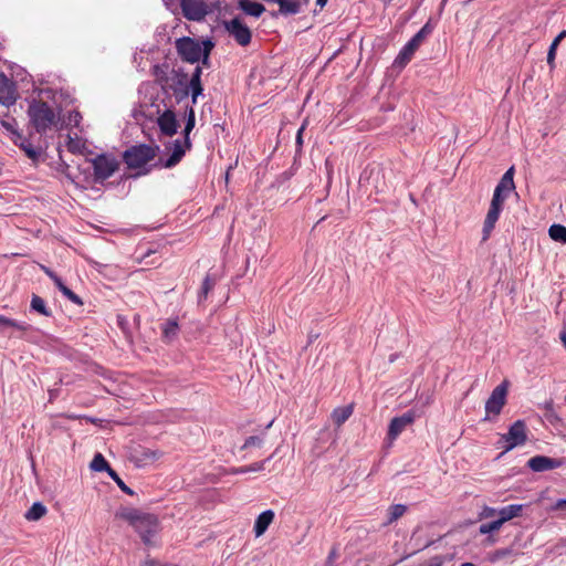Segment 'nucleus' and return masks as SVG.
<instances>
[{"label": "nucleus", "instance_id": "f257e3e1", "mask_svg": "<svg viewBox=\"0 0 566 566\" xmlns=\"http://www.w3.org/2000/svg\"><path fill=\"white\" fill-rule=\"evenodd\" d=\"M115 517L126 521L139 534L145 545H154L153 538L159 532V521L156 515L123 506L115 512Z\"/></svg>", "mask_w": 566, "mask_h": 566}, {"label": "nucleus", "instance_id": "f03ea898", "mask_svg": "<svg viewBox=\"0 0 566 566\" xmlns=\"http://www.w3.org/2000/svg\"><path fill=\"white\" fill-rule=\"evenodd\" d=\"M30 122L40 134H44L55 123V113L42 101H33L28 108Z\"/></svg>", "mask_w": 566, "mask_h": 566}, {"label": "nucleus", "instance_id": "7ed1b4c3", "mask_svg": "<svg viewBox=\"0 0 566 566\" xmlns=\"http://www.w3.org/2000/svg\"><path fill=\"white\" fill-rule=\"evenodd\" d=\"M159 146L139 144L127 148L123 153V159L128 168H142L156 157Z\"/></svg>", "mask_w": 566, "mask_h": 566}, {"label": "nucleus", "instance_id": "20e7f679", "mask_svg": "<svg viewBox=\"0 0 566 566\" xmlns=\"http://www.w3.org/2000/svg\"><path fill=\"white\" fill-rule=\"evenodd\" d=\"M433 28L427 22L400 50L394 61L398 67L406 66L412 59L415 52L419 49L423 40L432 32Z\"/></svg>", "mask_w": 566, "mask_h": 566}, {"label": "nucleus", "instance_id": "39448f33", "mask_svg": "<svg viewBox=\"0 0 566 566\" xmlns=\"http://www.w3.org/2000/svg\"><path fill=\"white\" fill-rule=\"evenodd\" d=\"M509 386V380H503L492 390L490 397L485 401V416L483 421H490L492 420V417H497L501 413L506 403Z\"/></svg>", "mask_w": 566, "mask_h": 566}, {"label": "nucleus", "instance_id": "423d86ee", "mask_svg": "<svg viewBox=\"0 0 566 566\" xmlns=\"http://www.w3.org/2000/svg\"><path fill=\"white\" fill-rule=\"evenodd\" d=\"M501 189L502 187H495L494 189L490 208L483 223V241H486L490 238L491 232L493 231L495 223L497 222L500 214L503 210L504 201L507 198L506 195H501Z\"/></svg>", "mask_w": 566, "mask_h": 566}, {"label": "nucleus", "instance_id": "0eeeda50", "mask_svg": "<svg viewBox=\"0 0 566 566\" xmlns=\"http://www.w3.org/2000/svg\"><path fill=\"white\" fill-rule=\"evenodd\" d=\"M175 46L184 62L197 63L200 61L203 51L202 42L190 36H182L176 40Z\"/></svg>", "mask_w": 566, "mask_h": 566}, {"label": "nucleus", "instance_id": "6e6552de", "mask_svg": "<svg viewBox=\"0 0 566 566\" xmlns=\"http://www.w3.org/2000/svg\"><path fill=\"white\" fill-rule=\"evenodd\" d=\"M94 169V180L103 182L108 179L119 167L118 160L109 154H101L90 160Z\"/></svg>", "mask_w": 566, "mask_h": 566}, {"label": "nucleus", "instance_id": "1a4fd4ad", "mask_svg": "<svg viewBox=\"0 0 566 566\" xmlns=\"http://www.w3.org/2000/svg\"><path fill=\"white\" fill-rule=\"evenodd\" d=\"M527 440L526 424L523 420H516L510 428L507 433L502 434L499 443L505 442L504 452L511 451L515 447L523 446Z\"/></svg>", "mask_w": 566, "mask_h": 566}, {"label": "nucleus", "instance_id": "9d476101", "mask_svg": "<svg viewBox=\"0 0 566 566\" xmlns=\"http://www.w3.org/2000/svg\"><path fill=\"white\" fill-rule=\"evenodd\" d=\"M184 17L189 21H201L209 13L205 0H180Z\"/></svg>", "mask_w": 566, "mask_h": 566}, {"label": "nucleus", "instance_id": "9b49d317", "mask_svg": "<svg viewBox=\"0 0 566 566\" xmlns=\"http://www.w3.org/2000/svg\"><path fill=\"white\" fill-rule=\"evenodd\" d=\"M417 417L415 410H408L403 415L392 418L388 427V439L390 441L396 440L408 426L413 423Z\"/></svg>", "mask_w": 566, "mask_h": 566}, {"label": "nucleus", "instance_id": "f8f14e48", "mask_svg": "<svg viewBox=\"0 0 566 566\" xmlns=\"http://www.w3.org/2000/svg\"><path fill=\"white\" fill-rule=\"evenodd\" d=\"M224 27L238 44L245 46L251 42V31L239 18L226 22Z\"/></svg>", "mask_w": 566, "mask_h": 566}, {"label": "nucleus", "instance_id": "ddd939ff", "mask_svg": "<svg viewBox=\"0 0 566 566\" xmlns=\"http://www.w3.org/2000/svg\"><path fill=\"white\" fill-rule=\"evenodd\" d=\"M171 74L172 83L168 85V88L172 91L177 102H181L189 95L188 74L185 73L181 69H172Z\"/></svg>", "mask_w": 566, "mask_h": 566}, {"label": "nucleus", "instance_id": "4468645a", "mask_svg": "<svg viewBox=\"0 0 566 566\" xmlns=\"http://www.w3.org/2000/svg\"><path fill=\"white\" fill-rule=\"evenodd\" d=\"M566 459L549 458L545 455H535L527 461V467L534 472H544L563 467Z\"/></svg>", "mask_w": 566, "mask_h": 566}, {"label": "nucleus", "instance_id": "2eb2a0df", "mask_svg": "<svg viewBox=\"0 0 566 566\" xmlns=\"http://www.w3.org/2000/svg\"><path fill=\"white\" fill-rule=\"evenodd\" d=\"M15 85L3 73H0V104L12 106L17 102Z\"/></svg>", "mask_w": 566, "mask_h": 566}, {"label": "nucleus", "instance_id": "dca6fc26", "mask_svg": "<svg viewBox=\"0 0 566 566\" xmlns=\"http://www.w3.org/2000/svg\"><path fill=\"white\" fill-rule=\"evenodd\" d=\"M157 124L160 132L166 136H174L178 129V120L176 114L171 109H166L157 118Z\"/></svg>", "mask_w": 566, "mask_h": 566}, {"label": "nucleus", "instance_id": "f3484780", "mask_svg": "<svg viewBox=\"0 0 566 566\" xmlns=\"http://www.w3.org/2000/svg\"><path fill=\"white\" fill-rule=\"evenodd\" d=\"M202 66L197 65L191 74L188 82L189 94L191 95V102L195 105L197 98L203 93V86L201 83Z\"/></svg>", "mask_w": 566, "mask_h": 566}, {"label": "nucleus", "instance_id": "a211bd4d", "mask_svg": "<svg viewBox=\"0 0 566 566\" xmlns=\"http://www.w3.org/2000/svg\"><path fill=\"white\" fill-rule=\"evenodd\" d=\"M54 283V285L56 286V289L69 300L71 301L72 303L76 304V305H83V301L81 300V297L75 294L71 289H69L62 281V279L54 272V271H50L48 274H46Z\"/></svg>", "mask_w": 566, "mask_h": 566}, {"label": "nucleus", "instance_id": "6ab92c4d", "mask_svg": "<svg viewBox=\"0 0 566 566\" xmlns=\"http://www.w3.org/2000/svg\"><path fill=\"white\" fill-rule=\"evenodd\" d=\"M151 74L155 77L156 83L160 85V87L165 91L169 85V74H171V70H169V64H155L151 67Z\"/></svg>", "mask_w": 566, "mask_h": 566}, {"label": "nucleus", "instance_id": "aec40b11", "mask_svg": "<svg viewBox=\"0 0 566 566\" xmlns=\"http://www.w3.org/2000/svg\"><path fill=\"white\" fill-rule=\"evenodd\" d=\"M190 148H186V145L184 144V140L176 139L174 142L172 153L169 156V158L163 164L165 168H171L175 167L177 164L180 163L182 157L186 154V150H189Z\"/></svg>", "mask_w": 566, "mask_h": 566}, {"label": "nucleus", "instance_id": "412c9836", "mask_svg": "<svg viewBox=\"0 0 566 566\" xmlns=\"http://www.w3.org/2000/svg\"><path fill=\"white\" fill-rule=\"evenodd\" d=\"M274 516L275 515L272 510H266L256 517L253 526V532L256 537L263 535L266 532L268 527L273 522Z\"/></svg>", "mask_w": 566, "mask_h": 566}, {"label": "nucleus", "instance_id": "4be33fe9", "mask_svg": "<svg viewBox=\"0 0 566 566\" xmlns=\"http://www.w3.org/2000/svg\"><path fill=\"white\" fill-rule=\"evenodd\" d=\"M239 8L245 14H249L254 18H259L265 11V7L262 3L251 0H240Z\"/></svg>", "mask_w": 566, "mask_h": 566}, {"label": "nucleus", "instance_id": "5701e85b", "mask_svg": "<svg viewBox=\"0 0 566 566\" xmlns=\"http://www.w3.org/2000/svg\"><path fill=\"white\" fill-rule=\"evenodd\" d=\"M522 504H511L504 507H501L497 512V520L503 525L505 522L518 516L522 512Z\"/></svg>", "mask_w": 566, "mask_h": 566}, {"label": "nucleus", "instance_id": "b1692460", "mask_svg": "<svg viewBox=\"0 0 566 566\" xmlns=\"http://www.w3.org/2000/svg\"><path fill=\"white\" fill-rule=\"evenodd\" d=\"M353 411H354V407L353 405H347V406H343V407H337L333 410L331 417H332V420L333 422L337 426V427H340L343 423H345L348 418L353 415Z\"/></svg>", "mask_w": 566, "mask_h": 566}, {"label": "nucleus", "instance_id": "393cba45", "mask_svg": "<svg viewBox=\"0 0 566 566\" xmlns=\"http://www.w3.org/2000/svg\"><path fill=\"white\" fill-rule=\"evenodd\" d=\"M513 176H514V167L512 166L504 172L501 180L496 185V187H502L501 195H506V197H507L509 193L515 189Z\"/></svg>", "mask_w": 566, "mask_h": 566}, {"label": "nucleus", "instance_id": "a878e982", "mask_svg": "<svg viewBox=\"0 0 566 566\" xmlns=\"http://www.w3.org/2000/svg\"><path fill=\"white\" fill-rule=\"evenodd\" d=\"M187 120H186V125H185V129H184V144L186 145V148H191V142H190V138H189V134L191 133V130L193 129L195 127V124H196V114H195V109L192 106H190L187 112Z\"/></svg>", "mask_w": 566, "mask_h": 566}, {"label": "nucleus", "instance_id": "bb28decb", "mask_svg": "<svg viewBox=\"0 0 566 566\" xmlns=\"http://www.w3.org/2000/svg\"><path fill=\"white\" fill-rule=\"evenodd\" d=\"M30 308L45 317L52 316V311L46 306L45 301L36 294H32Z\"/></svg>", "mask_w": 566, "mask_h": 566}, {"label": "nucleus", "instance_id": "cd10ccee", "mask_svg": "<svg viewBox=\"0 0 566 566\" xmlns=\"http://www.w3.org/2000/svg\"><path fill=\"white\" fill-rule=\"evenodd\" d=\"M11 140L18 145L30 159H36L39 157V151L32 146V144L23 137L21 134V138L11 137Z\"/></svg>", "mask_w": 566, "mask_h": 566}, {"label": "nucleus", "instance_id": "c85d7f7f", "mask_svg": "<svg viewBox=\"0 0 566 566\" xmlns=\"http://www.w3.org/2000/svg\"><path fill=\"white\" fill-rule=\"evenodd\" d=\"M566 38V30H563L558 33V35L553 40V42L549 45L548 52H547V64L549 65L551 70L555 67V57H556V50L558 49L559 43L562 40Z\"/></svg>", "mask_w": 566, "mask_h": 566}, {"label": "nucleus", "instance_id": "c756f323", "mask_svg": "<svg viewBox=\"0 0 566 566\" xmlns=\"http://www.w3.org/2000/svg\"><path fill=\"white\" fill-rule=\"evenodd\" d=\"M48 510L41 502H34L31 507L24 513L28 521H39L46 514Z\"/></svg>", "mask_w": 566, "mask_h": 566}, {"label": "nucleus", "instance_id": "7c9ffc66", "mask_svg": "<svg viewBox=\"0 0 566 566\" xmlns=\"http://www.w3.org/2000/svg\"><path fill=\"white\" fill-rule=\"evenodd\" d=\"M15 328L18 331L25 332L30 328V325L24 322H18L15 319L0 315V332H4L8 328Z\"/></svg>", "mask_w": 566, "mask_h": 566}, {"label": "nucleus", "instance_id": "2f4dec72", "mask_svg": "<svg viewBox=\"0 0 566 566\" xmlns=\"http://www.w3.org/2000/svg\"><path fill=\"white\" fill-rule=\"evenodd\" d=\"M407 512V506L405 504H394L389 506L387 511V521L384 525H390L397 520H399Z\"/></svg>", "mask_w": 566, "mask_h": 566}, {"label": "nucleus", "instance_id": "473e14b6", "mask_svg": "<svg viewBox=\"0 0 566 566\" xmlns=\"http://www.w3.org/2000/svg\"><path fill=\"white\" fill-rule=\"evenodd\" d=\"M549 238L556 242L566 244V227L554 223L548 229Z\"/></svg>", "mask_w": 566, "mask_h": 566}, {"label": "nucleus", "instance_id": "72a5a7b5", "mask_svg": "<svg viewBox=\"0 0 566 566\" xmlns=\"http://www.w3.org/2000/svg\"><path fill=\"white\" fill-rule=\"evenodd\" d=\"M91 469L96 472L106 471L108 474L113 469L109 467L108 462L105 460L103 454L96 453L91 462Z\"/></svg>", "mask_w": 566, "mask_h": 566}, {"label": "nucleus", "instance_id": "f704fd0d", "mask_svg": "<svg viewBox=\"0 0 566 566\" xmlns=\"http://www.w3.org/2000/svg\"><path fill=\"white\" fill-rule=\"evenodd\" d=\"M178 329L179 327L176 321H168L163 326V337L167 342H170L177 336Z\"/></svg>", "mask_w": 566, "mask_h": 566}, {"label": "nucleus", "instance_id": "c9c22d12", "mask_svg": "<svg viewBox=\"0 0 566 566\" xmlns=\"http://www.w3.org/2000/svg\"><path fill=\"white\" fill-rule=\"evenodd\" d=\"M543 408L545 410L544 412V416L546 417V419L549 421V422H555V421H559V417L558 415L555 412V409H554V401L551 399L548 401H545V403L543 405Z\"/></svg>", "mask_w": 566, "mask_h": 566}, {"label": "nucleus", "instance_id": "e433bc0d", "mask_svg": "<svg viewBox=\"0 0 566 566\" xmlns=\"http://www.w3.org/2000/svg\"><path fill=\"white\" fill-rule=\"evenodd\" d=\"M214 282L211 280L209 275H207L202 282L198 300L201 302L202 300L207 298L208 293L213 289Z\"/></svg>", "mask_w": 566, "mask_h": 566}, {"label": "nucleus", "instance_id": "4c0bfd02", "mask_svg": "<svg viewBox=\"0 0 566 566\" xmlns=\"http://www.w3.org/2000/svg\"><path fill=\"white\" fill-rule=\"evenodd\" d=\"M514 551L510 547H506V548H500V549H496L494 551L493 553H491L489 555V560L491 563H495L502 558H505L507 556H511L513 555Z\"/></svg>", "mask_w": 566, "mask_h": 566}, {"label": "nucleus", "instance_id": "58836bf2", "mask_svg": "<svg viewBox=\"0 0 566 566\" xmlns=\"http://www.w3.org/2000/svg\"><path fill=\"white\" fill-rule=\"evenodd\" d=\"M202 45H203V51H202L200 61L203 66H209V64H210L209 56H210V52L213 49L214 44L211 40H206V41H202Z\"/></svg>", "mask_w": 566, "mask_h": 566}, {"label": "nucleus", "instance_id": "ea45409f", "mask_svg": "<svg viewBox=\"0 0 566 566\" xmlns=\"http://www.w3.org/2000/svg\"><path fill=\"white\" fill-rule=\"evenodd\" d=\"M502 527V524L496 518L489 523H482L479 527L480 534H490L492 532L499 531Z\"/></svg>", "mask_w": 566, "mask_h": 566}, {"label": "nucleus", "instance_id": "a19ab883", "mask_svg": "<svg viewBox=\"0 0 566 566\" xmlns=\"http://www.w3.org/2000/svg\"><path fill=\"white\" fill-rule=\"evenodd\" d=\"M108 475L124 493L128 495L134 494V491L128 485L125 484V482L119 478L115 470L111 471Z\"/></svg>", "mask_w": 566, "mask_h": 566}, {"label": "nucleus", "instance_id": "79ce46f5", "mask_svg": "<svg viewBox=\"0 0 566 566\" xmlns=\"http://www.w3.org/2000/svg\"><path fill=\"white\" fill-rule=\"evenodd\" d=\"M15 119L0 120V126L11 134V137L21 138V133L15 128Z\"/></svg>", "mask_w": 566, "mask_h": 566}, {"label": "nucleus", "instance_id": "37998d69", "mask_svg": "<svg viewBox=\"0 0 566 566\" xmlns=\"http://www.w3.org/2000/svg\"><path fill=\"white\" fill-rule=\"evenodd\" d=\"M263 446V438L259 436H250L245 439L241 449H248L250 447L261 448Z\"/></svg>", "mask_w": 566, "mask_h": 566}, {"label": "nucleus", "instance_id": "c03bdc74", "mask_svg": "<svg viewBox=\"0 0 566 566\" xmlns=\"http://www.w3.org/2000/svg\"><path fill=\"white\" fill-rule=\"evenodd\" d=\"M272 459V455L268 459L259 462H254L252 464L247 465L248 467V473L249 472H260L265 469L266 463Z\"/></svg>", "mask_w": 566, "mask_h": 566}, {"label": "nucleus", "instance_id": "a18cd8bd", "mask_svg": "<svg viewBox=\"0 0 566 566\" xmlns=\"http://www.w3.org/2000/svg\"><path fill=\"white\" fill-rule=\"evenodd\" d=\"M305 127H306V122H304L302 124V126L298 128V130L296 133V138H295L296 151H301V149H302V146H303V133L305 130Z\"/></svg>", "mask_w": 566, "mask_h": 566}, {"label": "nucleus", "instance_id": "49530a36", "mask_svg": "<svg viewBox=\"0 0 566 566\" xmlns=\"http://www.w3.org/2000/svg\"><path fill=\"white\" fill-rule=\"evenodd\" d=\"M67 120H69V124L78 126L82 120V115L77 111H72L69 113Z\"/></svg>", "mask_w": 566, "mask_h": 566}, {"label": "nucleus", "instance_id": "de8ad7c7", "mask_svg": "<svg viewBox=\"0 0 566 566\" xmlns=\"http://www.w3.org/2000/svg\"><path fill=\"white\" fill-rule=\"evenodd\" d=\"M499 510L490 506H484L482 512L480 513L481 518H489L497 515Z\"/></svg>", "mask_w": 566, "mask_h": 566}, {"label": "nucleus", "instance_id": "09e8293b", "mask_svg": "<svg viewBox=\"0 0 566 566\" xmlns=\"http://www.w3.org/2000/svg\"><path fill=\"white\" fill-rule=\"evenodd\" d=\"M177 1L178 0H163L165 7L170 10V11H175L176 8H177Z\"/></svg>", "mask_w": 566, "mask_h": 566}, {"label": "nucleus", "instance_id": "8fccbe9b", "mask_svg": "<svg viewBox=\"0 0 566 566\" xmlns=\"http://www.w3.org/2000/svg\"><path fill=\"white\" fill-rule=\"evenodd\" d=\"M67 148L69 150H71L72 153H75L77 151L78 149V143L74 142L71 137H70V140L67 143Z\"/></svg>", "mask_w": 566, "mask_h": 566}, {"label": "nucleus", "instance_id": "3c124183", "mask_svg": "<svg viewBox=\"0 0 566 566\" xmlns=\"http://www.w3.org/2000/svg\"><path fill=\"white\" fill-rule=\"evenodd\" d=\"M443 560L440 556H436L431 559L428 566H442Z\"/></svg>", "mask_w": 566, "mask_h": 566}, {"label": "nucleus", "instance_id": "603ef678", "mask_svg": "<svg viewBox=\"0 0 566 566\" xmlns=\"http://www.w3.org/2000/svg\"><path fill=\"white\" fill-rule=\"evenodd\" d=\"M556 510H566V499H560L555 504Z\"/></svg>", "mask_w": 566, "mask_h": 566}, {"label": "nucleus", "instance_id": "864d4df0", "mask_svg": "<svg viewBox=\"0 0 566 566\" xmlns=\"http://www.w3.org/2000/svg\"><path fill=\"white\" fill-rule=\"evenodd\" d=\"M233 473H235V474H245V473H248V467L244 465V467L237 468V469L233 470Z\"/></svg>", "mask_w": 566, "mask_h": 566}, {"label": "nucleus", "instance_id": "5fc2aeb1", "mask_svg": "<svg viewBox=\"0 0 566 566\" xmlns=\"http://www.w3.org/2000/svg\"><path fill=\"white\" fill-rule=\"evenodd\" d=\"M431 402H432V395H427L423 400V405L429 406Z\"/></svg>", "mask_w": 566, "mask_h": 566}, {"label": "nucleus", "instance_id": "6e6d98bb", "mask_svg": "<svg viewBox=\"0 0 566 566\" xmlns=\"http://www.w3.org/2000/svg\"><path fill=\"white\" fill-rule=\"evenodd\" d=\"M328 0H316V4L321 8L325 7Z\"/></svg>", "mask_w": 566, "mask_h": 566}, {"label": "nucleus", "instance_id": "4d7b16f0", "mask_svg": "<svg viewBox=\"0 0 566 566\" xmlns=\"http://www.w3.org/2000/svg\"><path fill=\"white\" fill-rule=\"evenodd\" d=\"M41 270H42L45 274H48V273L51 271V269H50V268H48V266H45V265H41Z\"/></svg>", "mask_w": 566, "mask_h": 566}, {"label": "nucleus", "instance_id": "13d9d810", "mask_svg": "<svg viewBox=\"0 0 566 566\" xmlns=\"http://www.w3.org/2000/svg\"><path fill=\"white\" fill-rule=\"evenodd\" d=\"M560 337H562L564 346L566 347V332H563Z\"/></svg>", "mask_w": 566, "mask_h": 566}, {"label": "nucleus", "instance_id": "bf43d9fd", "mask_svg": "<svg viewBox=\"0 0 566 566\" xmlns=\"http://www.w3.org/2000/svg\"><path fill=\"white\" fill-rule=\"evenodd\" d=\"M486 541H488L489 544H494L495 543V538L493 536L488 537Z\"/></svg>", "mask_w": 566, "mask_h": 566}, {"label": "nucleus", "instance_id": "052dcab7", "mask_svg": "<svg viewBox=\"0 0 566 566\" xmlns=\"http://www.w3.org/2000/svg\"><path fill=\"white\" fill-rule=\"evenodd\" d=\"M460 566H475L473 563L467 562L461 564Z\"/></svg>", "mask_w": 566, "mask_h": 566}, {"label": "nucleus", "instance_id": "680f3d73", "mask_svg": "<svg viewBox=\"0 0 566 566\" xmlns=\"http://www.w3.org/2000/svg\"><path fill=\"white\" fill-rule=\"evenodd\" d=\"M272 424H273V420H272V421H270V422L268 423V426L265 427V429H269Z\"/></svg>", "mask_w": 566, "mask_h": 566}]
</instances>
